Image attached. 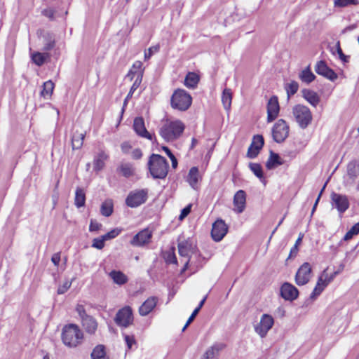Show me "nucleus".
Returning a JSON list of instances; mask_svg holds the SVG:
<instances>
[{
    "label": "nucleus",
    "instance_id": "1",
    "mask_svg": "<svg viewBox=\"0 0 359 359\" xmlns=\"http://www.w3.org/2000/svg\"><path fill=\"white\" fill-rule=\"evenodd\" d=\"M178 252L180 256L189 257L185 262L184 266L182 269L181 273H183L188 269V266H193L195 268L202 266V261L203 258L201 254L196 250V246L194 245L191 240L187 239L178 242Z\"/></svg>",
    "mask_w": 359,
    "mask_h": 359
},
{
    "label": "nucleus",
    "instance_id": "2",
    "mask_svg": "<svg viewBox=\"0 0 359 359\" xmlns=\"http://www.w3.org/2000/svg\"><path fill=\"white\" fill-rule=\"evenodd\" d=\"M147 166L154 179H165L168 173L169 163L161 155L152 154L149 156Z\"/></svg>",
    "mask_w": 359,
    "mask_h": 359
},
{
    "label": "nucleus",
    "instance_id": "3",
    "mask_svg": "<svg viewBox=\"0 0 359 359\" xmlns=\"http://www.w3.org/2000/svg\"><path fill=\"white\" fill-rule=\"evenodd\" d=\"M184 123L179 121L167 122L159 130V134L165 142H173L177 140L184 130Z\"/></svg>",
    "mask_w": 359,
    "mask_h": 359
},
{
    "label": "nucleus",
    "instance_id": "4",
    "mask_svg": "<svg viewBox=\"0 0 359 359\" xmlns=\"http://www.w3.org/2000/svg\"><path fill=\"white\" fill-rule=\"evenodd\" d=\"M83 338L82 331L74 324L65 325L62 332V340L68 347H76L80 344Z\"/></svg>",
    "mask_w": 359,
    "mask_h": 359
},
{
    "label": "nucleus",
    "instance_id": "5",
    "mask_svg": "<svg viewBox=\"0 0 359 359\" xmlns=\"http://www.w3.org/2000/svg\"><path fill=\"white\" fill-rule=\"evenodd\" d=\"M292 115L295 121L302 129H306L313 120L310 109L301 104H296L292 107Z\"/></svg>",
    "mask_w": 359,
    "mask_h": 359
},
{
    "label": "nucleus",
    "instance_id": "6",
    "mask_svg": "<svg viewBox=\"0 0 359 359\" xmlns=\"http://www.w3.org/2000/svg\"><path fill=\"white\" fill-rule=\"evenodd\" d=\"M191 96L183 89L175 90L171 97L172 107L180 111L187 110L191 106Z\"/></svg>",
    "mask_w": 359,
    "mask_h": 359
},
{
    "label": "nucleus",
    "instance_id": "7",
    "mask_svg": "<svg viewBox=\"0 0 359 359\" xmlns=\"http://www.w3.org/2000/svg\"><path fill=\"white\" fill-rule=\"evenodd\" d=\"M290 128L284 119L278 120L272 128V137L277 143L283 142L289 135Z\"/></svg>",
    "mask_w": 359,
    "mask_h": 359
},
{
    "label": "nucleus",
    "instance_id": "8",
    "mask_svg": "<svg viewBox=\"0 0 359 359\" xmlns=\"http://www.w3.org/2000/svg\"><path fill=\"white\" fill-rule=\"evenodd\" d=\"M148 198V189H142L130 191L126 199V204L130 208H137L144 203Z\"/></svg>",
    "mask_w": 359,
    "mask_h": 359
},
{
    "label": "nucleus",
    "instance_id": "9",
    "mask_svg": "<svg viewBox=\"0 0 359 359\" xmlns=\"http://www.w3.org/2000/svg\"><path fill=\"white\" fill-rule=\"evenodd\" d=\"M116 324L120 327H127L133 322V310L130 306H126L119 309L114 318Z\"/></svg>",
    "mask_w": 359,
    "mask_h": 359
},
{
    "label": "nucleus",
    "instance_id": "10",
    "mask_svg": "<svg viewBox=\"0 0 359 359\" xmlns=\"http://www.w3.org/2000/svg\"><path fill=\"white\" fill-rule=\"evenodd\" d=\"M330 203L333 208H336L339 214L344 213L350 206L348 198L345 194L332 191L330 194Z\"/></svg>",
    "mask_w": 359,
    "mask_h": 359
},
{
    "label": "nucleus",
    "instance_id": "11",
    "mask_svg": "<svg viewBox=\"0 0 359 359\" xmlns=\"http://www.w3.org/2000/svg\"><path fill=\"white\" fill-rule=\"evenodd\" d=\"M312 273L311 266L309 262H304L297 270L295 275V283L298 285H304L309 283Z\"/></svg>",
    "mask_w": 359,
    "mask_h": 359
},
{
    "label": "nucleus",
    "instance_id": "12",
    "mask_svg": "<svg viewBox=\"0 0 359 359\" xmlns=\"http://www.w3.org/2000/svg\"><path fill=\"white\" fill-rule=\"evenodd\" d=\"M274 324L273 317L269 314H263L259 324L255 326V332L262 337H265Z\"/></svg>",
    "mask_w": 359,
    "mask_h": 359
},
{
    "label": "nucleus",
    "instance_id": "13",
    "mask_svg": "<svg viewBox=\"0 0 359 359\" xmlns=\"http://www.w3.org/2000/svg\"><path fill=\"white\" fill-rule=\"evenodd\" d=\"M228 231V226L222 219H217L213 224L211 230L212 239L219 242L226 236Z\"/></svg>",
    "mask_w": 359,
    "mask_h": 359
},
{
    "label": "nucleus",
    "instance_id": "14",
    "mask_svg": "<svg viewBox=\"0 0 359 359\" xmlns=\"http://www.w3.org/2000/svg\"><path fill=\"white\" fill-rule=\"evenodd\" d=\"M315 71L318 74L324 76L331 81H334L338 78L337 73L330 68L324 60H320L316 63Z\"/></svg>",
    "mask_w": 359,
    "mask_h": 359
},
{
    "label": "nucleus",
    "instance_id": "15",
    "mask_svg": "<svg viewBox=\"0 0 359 359\" xmlns=\"http://www.w3.org/2000/svg\"><path fill=\"white\" fill-rule=\"evenodd\" d=\"M264 144V137L261 135H256L253 137L252 141L248 149L247 156L249 158H256Z\"/></svg>",
    "mask_w": 359,
    "mask_h": 359
},
{
    "label": "nucleus",
    "instance_id": "16",
    "mask_svg": "<svg viewBox=\"0 0 359 359\" xmlns=\"http://www.w3.org/2000/svg\"><path fill=\"white\" fill-rule=\"evenodd\" d=\"M279 111L280 107L278 97L273 95L269 100L267 103V122L271 123L278 116Z\"/></svg>",
    "mask_w": 359,
    "mask_h": 359
},
{
    "label": "nucleus",
    "instance_id": "17",
    "mask_svg": "<svg viewBox=\"0 0 359 359\" xmlns=\"http://www.w3.org/2000/svg\"><path fill=\"white\" fill-rule=\"evenodd\" d=\"M133 129L135 133L142 137L146 138L151 141L156 139L154 135L149 133L145 128L144 121L142 117H136L133 121Z\"/></svg>",
    "mask_w": 359,
    "mask_h": 359
},
{
    "label": "nucleus",
    "instance_id": "18",
    "mask_svg": "<svg viewBox=\"0 0 359 359\" xmlns=\"http://www.w3.org/2000/svg\"><path fill=\"white\" fill-rule=\"evenodd\" d=\"M299 290L290 283H284L280 287V296L287 301H293L298 297Z\"/></svg>",
    "mask_w": 359,
    "mask_h": 359
},
{
    "label": "nucleus",
    "instance_id": "19",
    "mask_svg": "<svg viewBox=\"0 0 359 359\" xmlns=\"http://www.w3.org/2000/svg\"><path fill=\"white\" fill-rule=\"evenodd\" d=\"M152 233L148 229H144L137 233L130 241L133 246H142L150 241Z\"/></svg>",
    "mask_w": 359,
    "mask_h": 359
},
{
    "label": "nucleus",
    "instance_id": "20",
    "mask_svg": "<svg viewBox=\"0 0 359 359\" xmlns=\"http://www.w3.org/2000/svg\"><path fill=\"white\" fill-rule=\"evenodd\" d=\"M226 346V345L222 342L214 343L206 350L202 355L201 359H219L220 352L223 351Z\"/></svg>",
    "mask_w": 359,
    "mask_h": 359
},
{
    "label": "nucleus",
    "instance_id": "21",
    "mask_svg": "<svg viewBox=\"0 0 359 359\" xmlns=\"http://www.w3.org/2000/svg\"><path fill=\"white\" fill-rule=\"evenodd\" d=\"M246 194L243 190L238 191L233 197V205L236 207L235 211L241 213L245 208Z\"/></svg>",
    "mask_w": 359,
    "mask_h": 359
},
{
    "label": "nucleus",
    "instance_id": "22",
    "mask_svg": "<svg viewBox=\"0 0 359 359\" xmlns=\"http://www.w3.org/2000/svg\"><path fill=\"white\" fill-rule=\"evenodd\" d=\"M302 95L312 107H316L320 102V97L318 94L308 88L302 90Z\"/></svg>",
    "mask_w": 359,
    "mask_h": 359
},
{
    "label": "nucleus",
    "instance_id": "23",
    "mask_svg": "<svg viewBox=\"0 0 359 359\" xmlns=\"http://www.w3.org/2000/svg\"><path fill=\"white\" fill-rule=\"evenodd\" d=\"M157 298L149 297L139 308V313L142 316H147L156 306Z\"/></svg>",
    "mask_w": 359,
    "mask_h": 359
},
{
    "label": "nucleus",
    "instance_id": "24",
    "mask_svg": "<svg viewBox=\"0 0 359 359\" xmlns=\"http://www.w3.org/2000/svg\"><path fill=\"white\" fill-rule=\"evenodd\" d=\"M337 273V272H335L331 277L327 279L326 278L325 280H323L321 277L319 278L316 287L310 295V298L314 299L317 296L320 295L327 284L332 280Z\"/></svg>",
    "mask_w": 359,
    "mask_h": 359
},
{
    "label": "nucleus",
    "instance_id": "25",
    "mask_svg": "<svg viewBox=\"0 0 359 359\" xmlns=\"http://www.w3.org/2000/svg\"><path fill=\"white\" fill-rule=\"evenodd\" d=\"M200 179L199 170L198 167H192L189 171L187 181L189 185L194 189L198 187V183Z\"/></svg>",
    "mask_w": 359,
    "mask_h": 359
},
{
    "label": "nucleus",
    "instance_id": "26",
    "mask_svg": "<svg viewBox=\"0 0 359 359\" xmlns=\"http://www.w3.org/2000/svg\"><path fill=\"white\" fill-rule=\"evenodd\" d=\"M50 54L48 53H41L35 51L31 53V59L33 63L36 65L41 67L50 58Z\"/></svg>",
    "mask_w": 359,
    "mask_h": 359
},
{
    "label": "nucleus",
    "instance_id": "27",
    "mask_svg": "<svg viewBox=\"0 0 359 359\" xmlns=\"http://www.w3.org/2000/svg\"><path fill=\"white\" fill-rule=\"evenodd\" d=\"M108 155L103 151H100L94 158L93 169L99 172L104 167V161L108 158Z\"/></svg>",
    "mask_w": 359,
    "mask_h": 359
},
{
    "label": "nucleus",
    "instance_id": "28",
    "mask_svg": "<svg viewBox=\"0 0 359 359\" xmlns=\"http://www.w3.org/2000/svg\"><path fill=\"white\" fill-rule=\"evenodd\" d=\"M82 325L86 331L89 334H93L97 328V323L95 318L92 316L83 317Z\"/></svg>",
    "mask_w": 359,
    "mask_h": 359
},
{
    "label": "nucleus",
    "instance_id": "29",
    "mask_svg": "<svg viewBox=\"0 0 359 359\" xmlns=\"http://www.w3.org/2000/svg\"><path fill=\"white\" fill-rule=\"evenodd\" d=\"M346 174L351 182H354L359 175V164L356 161H352L347 165Z\"/></svg>",
    "mask_w": 359,
    "mask_h": 359
},
{
    "label": "nucleus",
    "instance_id": "30",
    "mask_svg": "<svg viewBox=\"0 0 359 359\" xmlns=\"http://www.w3.org/2000/svg\"><path fill=\"white\" fill-rule=\"evenodd\" d=\"M283 164V162L281 161L280 156L273 151H270L269 157L266 163V168L268 170H272L276 167Z\"/></svg>",
    "mask_w": 359,
    "mask_h": 359
},
{
    "label": "nucleus",
    "instance_id": "31",
    "mask_svg": "<svg viewBox=\"0 0 359 359\" xmlns=\"http://www.w3.org/2000/svg\"><path fill=\"white\" fill-rule=\"evenodd\" d=\"M299 78L303 83L309 84L316 79V76L311 72V67L309 65L299 72Z\"/></svg>",
    "mask_w": 359,
    "mask_h": 359
},
{
    "label": "nucleus",
    "instance_id": "32",
    "mask_svg": "<svg viewBox=\"0 0 359 359\" xmlns=\"http://www.w3.org/2000/svg\"><path fill=\"white\" fill-rule=\"evenodd\" d=\"M109 276L114 283L119 285L126 284L128 280L127 276L121 271L112 270Z\"/></svg>",
    "mask_w": 359,
    "mask_h": 359
},
{
    "label": "nucleus",
    "instance_id": "33",
    "mask_svg": "<svg viewBox=\"0 0 359 359\" xmlns=\"http://www.w3.org/2000/svg\"><path fill=\"white\" fill-rule=\"evenodd\" d=\"M43 50L48 53L54 48L55 46V35L50 32H46L43 36Z\"/></svg>",
    "mask_w": 359,
    "mask_h": 359
},
{
    "label": "nucleus",
    "instance_id": "34",
    "mask_svg": "<svg viewBox=\"0 0 359 359\" xmlns=\"http://www.w3.org/2000/svg\"><path fill=\"white\" fill-rule=\"evenodd\" d=\"M117 171L125 177H130L134 175L135 170L130 163H122L117 168Z\"/></svg>",
    "mask_w": 359,
    "mask_h": 359
},
{
    "label": "nucleus",
    "instance_id": "35",
    "mask_svg": "<svg viewBox=\"0 0 359 359\" xmlns=\"http://www.w3.org/2000/svg\"><path fill=\"white\" fill-rule=\"evenodd\" d=\"M199 82V76L195 72H189L185 76L184 85L189 88H195Z\"/></svg>",
    "mask_w": 359,
    "mask_h": 359
},
{
    "label": "nucleus",
    "instance_id": "36",
    "mask_svg": "<svg viewBox=\"0 0 359 359\" xmlns=\"http://www.w3.org/2000/svg\"><path fill=\"white\" fill-rule=\"evenodd\" d=\"M84 137L85 133H79L78 131L74 133L72 137V146L74 150L79 149L82 147Z\"/></svg>",
    "mask_w": 359,
    "mask_h": 359
},
{
    "label": "nucleus",
    "instance_id": "37",
    "mask_svg": "<svg viewBox=\"0 0 359 359\" xmlns=\"http://www.w3.org/2000/svg\"><path fill=\"white\" fill-rule=\"evenodd\" d=\"M42 87H43V89L40 93L41 96L45 99L50 98L53 92V89L55 87L54 83L50 80L47 81L43 83Z\"/></svg>",
    "mask_w": 359,
    "mask_h": 359
},
{
    "label": "nucleus",
    "instance_id": "38",
    "mask_svg": "<svg viewBox=\"0 0 359 359\" xmlns=\"http://www.w3.org/2000/svg\"><path fill=\"white\" fill-rule=\"evenodd\" d=\"M86 194L83 189L77 187L75 192L74 204L77 208H81L85 205Z\"/></svg>",
    "mask_w": 359,
    "mask_h": 359
},
{
    "label": "nucleus",
    "instance_id": "39",
    "mask_svg": "<svg viewBox=\"0 0 359 359\" xmlns=\"http://www.w3.org/2000/svg\"><path fill=\"white\" fill-rule=\"evenodd\" d=\"M232 93L231 89L225 88L222 95V102L226 110H229L231 105Z\"/></svg>",
    "mask_w": 359,
    "mask_h": 359
},
{
    "label": "nucleus",
    "instance_id": "40",
    "mask_svg": "<svg viewBox=\"0 0 359 359\" xmlns=\"http://www.w3.org/2000/svg\"><path fill=\"white\" fill-rule=\"evenodd\" d=\"M249 168L254 173V175L256 177H257L262 182H265L262 167L259 163H250Z\"/></svg>",
    "mask_w": 359,
    "mask_h": 359
},
{
    "label": "nucleus",
    "instance_id": "41",
    "mask_svg": "<svg viewBox=\"0 0 359 359\" xmlns=\"http://www.w3.org/2000/svg\"><path fill=\"white\" fill-rule=\"evenodd\" d=\"M100 212L104 217H109L113 213V203L111 200H106L102 203Z\"/></svg>",
    "mask_w": 359,
    "mask_h": 359
},
{
    "label": "nucleus",
    "instance_id": "42",
    "mask_svg": "<svg viewBox=\"0 0 359 359\" xmlns=\"http://www.w3.org/2000/svg\"><path fill=\"white\" fill-rule=\"evenodd\" d=\"M143 78V74L142 72L137 73V76L136 77L133 84L132 85L130 90L127 95V98H130L133 96L134 92L140 87Z\"/></svg>",
    "mask_w": 359,
    "mask_h": 359
},
{
    "label": "nucleus",
    "instance_id": "43",
    "mask_svg": "<svg viewBox=\"0 0 359 359\" xmlns=\"http://www.w3.org/2000/svg\"><path fill=\"white\" fill-rule=\"evenodd\" d=\"M285 89L287 92L288 97L294 95L299 89V83L295 81H292L290 83L285 85Z\"/></svg>",
    "mask_w": 359,
    "mask_h": 359
},
{
    "label": "nucleus",
    "instance_id": "44",
    "mask_svg": "<svg viewBox=\"0 0 359 359\" xmlns=\"http://www.w3.org/2000/svg\"><path fill=\"white\" fill-rule=\"evenodd\" d=\"M106 353H105V348L103 345H97L95 347V348L93 350V352L91 353V358L92 359L102 357H106Z\"/></svg>",
    "mask_w": 359,
    "mask_h": 359
},
{
    "label": "nucleus",
    "instance_id": "45",
    "mask_svg": "<svg viewBox=\"0 0 359 359\" xmlns=\"http://www.w3.org/2000/svg\"><path fill=\"white\" fill-rule=\"evenodd\" d=\"M359 0H335L334 2L335 7H346L351 5H358Z\"/></svg>",
    "mask_w": 359,
    "mask_h": 359
},
{
    "label": "nucleus",
    "instance_id": "46",
    "mask_svg": "<svg viewBox=\"0 0 359 359\" xmlns=\"http://www.w3.org/2000/svg\"><path fill=\"white\" fill-rule=\"evenodd\" d=\"M163 257H164L165 262L168 264H177V257L174 252V250L165 252L164 253Z\"/></svg>",
    "mask_w": 359,
    "mask_h": 359
},
{
    "label": "nucleus",
    "instance_id": "47",
    "mask_svg": "<svg viewBox=\"0 0 359 359\" xmlns=\"http://www.w3.org/2000/svg\"><path fill=\"white\" fill-rule=\"evenodd\" d=\"M121 233V230L118 229H114L109 231L108 233H105L104 235L101 236L104 241L113 239L118 236L119 233Z\"/></svg>",
    "mask_w": 359,
    "mask_h": 359
},
{
    "label": "nucleus",
    "instance_id": "48",
    "mask_svg": "<svg viewBox=\"0 0 359 359\" xmlns=\"http://www.w3.org/2000/svg\"><path fill=\"white\" fill-rule=\"evenodd\" d=\"M104 242L102 236L95 238L93 240L92 247L102 250L104 247Z\"/></svg>",
    "mask_w": 359,
    "mask_h": 359
},
{
    "label": "nucleus",
    "instance_id": "49",
    "mask_svg": "<svg viewBox=\"0 0 359 359\" xmlns=\"http://www.w3.org/2000/svg\"><path fill=\"white\" fill-rule=\"evenodd\" d=\"M159 50H160V46L159 45H156V46L150 47L148 49V52L147 53L146 52L144 53V59L145 60L149 59L154 53L158 52Z\"/></svg>",
    "mask_w": 359,
    "mask_h": 359
},
{
    "label": "nucleus",
    "instance_id": "50",
    "mask_svg": "<svg viewBox=\"0 0 359 359\" xmlns=\"http://www.w3.org/2000/svg\"><path fill=\"white\" fill-rule=\"evenodd\" d=\"M55 10L52 8H48L42 11V14L51 20L55 19Z\"/></svg>",
    "mask_w": 359,
    "mask_h": 359
},
{
    "label": "nucleus",
    "instance_id": "51",
    "mask_svg": "<svg viewBox=\"0 0 359 359\" xmlns=\"http://www.w3.org/2000/svg\"><path fill=\"white\" fill-rule=\"evenodd\" d=\"M337 53L339 55V57L340 58V60L344 62H348V60H349V56L348 55H346L344 54L341 47H340V44H339V42L337 43Z\"/></svg>",
    "mask_w": 359,
    "mask_h": 359
},
{
    "label": "nucleus",
    "instance_id": "52",
    "mask_svg": "<svg viewBox=\"0 0 359 359\" xmlns=\"http://www.w3.org/2000/svg\"><path fill=\"white\" fill-rule=\"evenodd\" d=\"M123 336L128 348H131L133 345L135 344V339L134 336H130L128 334H123Z\"/></svg>",
    "mask_w": 359,
    "mask_h": 359
},
{
    "label": "nucleus",
    "instance_id": "53",
    "mask_svg": "<svg viewBox=\"0 0 359 359\" xmlns=\"http://www.w3.org/2000/svg\"><path fill=\"white\" fill-rule=\"evenodd\" d=\"M71 284L72 283L69 281H66L65 283H64V284L62 285H61L58 287L57 294H62L65 293L68 290V289L70 287Z\"/></svg>",
    "mask_w": 359,
    "mask_h": 359
},
{
    "label": "nucleus",
    "instance_id": "54",
    "mask_svg": "<svg viewBox=\"0 0 359 359\" xmlns=\"http://www.w3.org/2000/svg\"><path fill=\"white\" fill-rule=\"evenodd\" d=\"M191 204L188 205L184 208H183L180 215L179 219L182 220L184 219L191 212Z\"/></svg>",
    "mask_w": 359,
    "mask_h": 359
},
{
    "label": "nucleus",
    "instance_id": "55",
    "mask_svg": "<svg viewBox=\"0 0 359 359\" xmlns=\"http://www.w3.org/2000/svg\"><path fill=\"white\" fill-rule=\"evenodd\" d=\"M101 226H102L101 224L97 222L96 221L91 219L90 226H89V231H97L100 230Z\"/></svg>",
    "mask_w": 359,
    "mask_h": 359
},
{
    "label": "nucleus",
    "instance_id": "56",
    "mask_svg": "<svg viewBox=\"0 0 359 359\" xmlns=\"http://www.w3.org/2000/svg\"><path fill=\"white\" fill-rule=\"evenodd\" d=\"M77 313L81 317V320L83 319V317H87L88 315L86 314L85 308L83 305H78L76 309Z\"/></svg>",
    "mask_w": 359,
    "mask_h": 359
},
{
    "label": "nucleus",
    "instance_id": "57",
    "mask_svg": "<svg viewBox=\"0 0 359 359\" xmlns=\"http://www.w3.org/2000/svg\"><path fill=\"white\" fill-rule=\"evenodd\" d=\"M142 62L141 61H135L133 65V67L130 69H133V71H136L137 72H142L143 73V70L142 69Z\"/></svg>",
    "mask_w": 359,
    "mask_h": 359
},
{
    "label": "nucleus",
    "instance_id": "58",
    "mask_svg": "<svg viewBox=\"0 0 359 359\" xmlns=\"http://www.w3.org/2000/svg\"><path fill=\"white\" fill-rule=\"evenodd\" d=\"M51 261L55 266H58L60 262V252L53 254Z\"/></svg>",
    "mask_w": 359,
    "mask_h": 359
},
{
    "label": "nucleus",
    "instance_id": "59",
    "mask_svg": "<svg viewBox=\"0 0 359 359\" xmlns=\"http://www.w3.org/2000/svg\"><path fill=\"white\" fill-rule=\"evenodd\" d=\"M142 156V152L140 149H135L132 152V157L134 159H140Z\"/></svg>",
    "mask_w": 359,
    "mask_h": 359
},
{
    "label": "nucleus",
    "instance_id": "60",
    "mask_svg": "<svg viewBox=\"0 0 359 359\" xmlns=\"http://www.w3.org/2000/svg\"><path fill=\"white\" fill-rule=\"evenodd\" d=\"M298 251H299V248L297 245H294L291 250H290V255H289V257H288V259L290 258H292V257H294L297 256V253H298Z\"/></svg>",
    "mask_w": 359,
    "mask_h": 359
},
{
    "label": "nucleus",
    "instance_id": "61",
    "mask_svg": "<svg viewBox=\"0 0 359 359\" xmlns=\"http://www.w3.org/2000/svg\"><path fill=\"white\" fill-rule=\"evenodd\" d=\"M161 149L165 151V153L168 155V156L171 158H172L173 156H175V155L172 153L171 150L166 146H163L161 147Z\"/></svg>",
    "mask_w": 359,
    "mask_h": 359
},
{
    "label": "nucleus",
    "instance_id": "62",
    "mask_svg": "<svg viewBox=\"0 0 359 359\" xmlns=\"http://www.w3.org/2000/svg\"><path fill=\"white\" fill-rule=\"evenodd\" d=\"M137 72L133 71V69H130L126 75V78L132 81L134 79L135 75H136V77L137 76Z\"/></svg>",
    "mask_w": 359,
    "mask_h": 359
},
{
    "label": "nucleus",
    "instance_id": "63",
    "mask_svg": "<svg viewBox=\"0 0 359 359\" xmlns=\"http://www.w3.org/2000/svg\"><path fill=\"white\" fill-rule=\"evenodd\" d=\"M199 311L196 309H195L194 310V311L192 312L191 315L189 316V318H188V323H191L194 320V318H196V316H197V314L198 313Z\"/></svg>",
    "mask_w": 359,
    "mask_h": 359
},
{
    "label": "nucleus",
    "instance_id": "64",
    "mask_svg": "<svg viewBox=\"0 0 359 359\" xmlns=\"http://www.w3.org/2000/svg\"><path fill=\"white\" fill-rule=\"evenodd\" d=\"M351 231H353V233L355 235H358L359 233V222L356 224H355L351 229Z\"/></svg>",
    "mask_w": 359,
    "mask_h": 359
}]
</instances>
